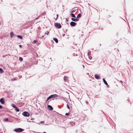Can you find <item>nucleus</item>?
Returning a JSON list of instances; mask_svg holds the SVG:
<instances>
[{"label":"nucleus","instance_id":"36","mask_svg":"<svg viewBox=\"0 0 133 133\" xmlns=\"http://www.w3.org/2000/svg\"><path fill=\"white\" fill-rule=\"evenodd\" d=\"M87 104H88V102H87Z\"/></svg>","mask_w":133,"mask_h":133},{"label":"nucleus","instance_id":"26","mask_svg":"<svg viewBox=\"0 0 133 133\" xmlns=\"http://www.w3.org/2000/svg\"><path fill=\"white\" fill-rule=\"evenodd\" d=\"M37 42V41L36 40H35L34 41V43H36Z\"/></svg>","mask_w":133,"mask_h":133},{"label":"nucleus","instance_id":"34","mask_svg":"<svg viewBox=\"0 0 133 133\" xmlns=\"http://www.w3.org/2000/svg\"><path fill=\"white\" fill-rule=\"evenodd\" d=\"M120 82H122V83H123V82L122 81H120Z\"/></svg>","mask_w":133,"mask_h":133},{"label":"nucleus","instance_id":"3","mask_svg":"<svg viewBox=\"0 0 133 133\" xmlns=\"http://www.w3.org/2000/svg\"><path fill=\"white\" fill-rule=\"evenodd\" d=\"M23 115L25 116L28 117L29 115V114L26 112H24L22 113Z\"/></svg>","mask_w":133,"mask_h":133},{"label":"nucleus","instance_id":"19","mask_svg":"<svg viewBox=\"0 0 133 133\" xmlns=\"http://www.w3.org/2000/svg\"><path fill=\"white\" fill-rule=\"evenodd\" d=\"M3 72V70L1 68H0V73H2Z\"/></svg>","mask_w":133,"mask_h":133},{"label":"nucleus","instance_id":"1","mask_svg":"<svg viewBox=\"0 0 133 133\" xmlns=\"http://www.w3.org/2000/svg\"><path fill=\"white\" fill-rule=\"evenodd\" d=\"M24 130L21 128H18L15 129L14 130L16 132H22Z\"/></svg>","mask_w":133,"mask_h":133},{"label":"nucleus","instance_id":"32","mask_svg":"<svg viewBox=\"0 0 133 133\" xmlns=\"http://www.w3.org/2000/svg\"><path fill=\"white\" fill-rule=\"evenodd\" d=\"M67 108H68V109H69V105H68V104L67 105Z\"/></svg>","mask_w":133,"mask_h":133},{"label":"nucleus","instance_id":"33","mask_svg":"<svg viewBox=\"0 0 133 133\" xmlns=\"http://www.w3.org/2000/svg\"><path fill=\"white\" fill-rule=\"evenodd\" d=\"M34 118H31V120H34Z\"/></svg>","mask_w":133,"mask_h":133},{"label":"nucleus","instance_id":"15","mask_svg":"<svg viewBox=\"0 0 133 133\" xmlns=\"http://www.w3.org/2000/svg\"><path fill=\"white\" fill-rule=\"evenodd\" d=\"M53 39L55 41L56 43H57L58 42V40L57 38H54Z\"/></svg>","mask_w":133,"mask_h":133},{"label":"nucleus","instance_id":"8","mask_svg":"<svg viewBox=\"0 0 133 133\" xmlns=\"http://www.w3.org/2000/svg\"><path fill=\"white\" fill-rule=\"evenodd\" d=\"M51 98L56 97H57V95L54 94L51 95Z\"/></svg>","mask_w":133,"mask_h":133},{"label":"nucleus","instance_id":"20","mask_svg":"<svg viewBox=\"0 0 133 133\" xmlns=\"http://www.w3.org/2000/svg\"><path fill=\"white\" fill-rule=\"evenodd\" d=\"M81 17V14H79L78 15L77 17V18H79L80 17Z\"/></svg>","mask_w":133,"mask_h":133},{"label":"nucleus","instance_id":"18","mask_svg":"<svg viewBox=\"0 0 133 133\" xmlns=\"http://www.w3.org/2000/svg\"><path fill=\"white\" fill-rule=\"evenodd\" d=\"M19 38L21 39L22 38V37L20 35H18L17 36Z\"/></svg>","mask_w":133,"mask_h":133},{"label":"nucleus","instance_id":"24","mask_svg":"<svg viewBox=\"0 0 133 133\" xmlns=\"http://www.w3.org/2000/svg\"><path fill=\"white\" fill-rule=\"evenodd\" d=\"M58 16V14H57V17H56V18L55 19V20H57V19Z\"/></svg>","mask_w":133,"mask_h":133},{"label":"nucleus","instance_id":"9","mask_svg":"<svg viewBox=\"0 0 133 133\" xmlns=\"http://www.w3.org/2000/svg\"><path fill=\"white\" fill-rule=\"evenodd\" d=\"M10 35L11 38H12L13 36H14V34L13 32H11L10 33Z\"/></svg>","mask_w":133,"mask_h":133},{"label":"nucleus","instance_id":"25","mask_svg":"<svg viewBox=\"0 0 133 133\" xmlns=\"http://www.w3.org/2000/svg\"><path fill=\"white\" fill-rule=\"evenodd\" d=\"M69 115V113H66L65 114V115L66 116L68 115Z\"/></svg>","mask_w":133,"mask_h":133},{"label":"nucleus","instance_id":"11","mask_svg":"<svg viewBox=\"0 0 133 133\" xmlns=\"http://www.w3.org/2000/svg\"><path fill=\"white\" fill-rule=\"evenodd\" d=\"M103 82L104 83H105V84L107 85H108V84L107 82L105 81V79H104L103 78Z\"/></svg>","mask_w":133,"mask_h":133},{"label":"nucleus","instance_id":"30","mask_svg":"<svg viewBox=\"0 0 133 133\" xmlns=\"http://www.w3.org/2000/svg\"><path fill=\"white\" fill-rule=\"evenodd\" d=\"M92 57L91 56L89 57V58L90 59H91Z\"/></svg>","mask_w":133,"mask_h":133},{"label":"nucleus","instance_id":"27","mask_svg":"<svg viewBox=\"0 0 133 133\" xmlns=\"http://www.w3.org/2000/svg\"><path fill=\"white\" fill-rule=\"evenodd\" d=\"M42 124V123H44V122L43 121H41V122H40Z\"/></svg>","mask_w":133,"mask_h":133},{"label":"nucleus","instance_id":"5","mask_svg":"<svg viewBox=\"0 0 133 133\" xmlns=\"http://www.w3.org/2000/svg\"><path fill=\"white\" fill-rule=\"evenodd\" d=\"M71 20L72 21H73L74 22H77L79 20V19L77 18L76 19H75L74 18H72Z\"/></svg>","mask_w":133,"mask_h":133},{"label":"nucleus","instance_id":"7","mask_svg":"<svg viewBox=\"0 0 133 133\" xmlns=\"http://www.w3.org/2000/svg\"><path fill=\"white\" fill-rule=\"evenodd\" d=\"M0 102L2 104H3L4 103L3 98H1L0 99Z\"/></svg>","mask_w":133,"mask_h":133},{"label":"nucleus","instance_id":"4","mask_svg":"<svg viewBox=\"0 0 133 133\" xmlns=\"http://www.w3.org/2000/svg\"><path fill=\"white\" fill-rule=\"evenodd\" d=\"M70 24L72 26H75L76 25V23L75 22H72L70 23Z\"/></svg>","mask_w":133,"mask_h":133},{"label":"nucleus","instance_id":"31","mask_svg":"<svg viewBox=\"0 0 133 133\" xmlns=\"http://www.w3.org/2000/svg\"><path fill=\"white\" fill-rule=\"evenodd\" d=\"M2 107L1 105H0V109L2 108Z\"/></svg>","mask_w":133,"mask_h":133},{"label":"nucleus","instance_id":"22","mask_svg":"<svg viewBox=\"0 0 133 133\" xmlns=\"http://www.w3.org/2000/svg\"><path fill=\"white\" fill-rule=\"evenodd\" d=\"M8 118H5L4 119V121H8Z\"/></svg>","mask_w":133,"mask_h":133},{"label":"nucleus","instance_id":"23","mask_svg":"<svg viewBox=\"0 0 133 133\" xmlns=\"http://www.w3.org/2000/svg\"><path fill=\"white\" fill-rule=\"evenodd\" d=\"M49 33V32L47 31L46 32H45V34H46L47 35H48Z\"/></svg>","mask_w":133,"mask_h":133},{"label":"nucleus","instance_id":"35","mask_svg":"<svg viewBox=\"0 0 133 133\" xmlns=\"http://www.w3.org/2000/svg\"><path fill=\"white\" fill-rule=\"evenodd\" d=\"M43 133H46L45 132H43Z\"/></svg>","mask_w":133,"mask_h":133},{"label":"nucleus","instance_id":"13","mask_svg":"<svg viewBox=\"0 0 133 133\" xmlns=\"http://www.w3.org/2000/svg\"><path fill=\"white\" fill-rule=\"evenodd\" d=\"M70 15L72 17H74V18L75 17V15L73 14H72V13L71 14H70Z\"/></svg>","mask_w":133,"mask_h":133},{"label":"nucleus","instance_id":"37","mask_svg":"<svg viewBox=\"0 0 133 133\" xmlns=\"http://www.w3.org/2000/svg\"><path fill=\"white\" fill-rule=\"evenodd\" d=\"M14 80H16V79H15V78H14Z\"/></svg>","mask_w":133,"mask_h":133},{"label":"nucleus","instance_id":"28","mask_svg":"<svg viewBox=\"0 0 133 133\" xmlns=\"http://www.w3.org/2000/svg\"><path fill=\"white\" fill-rule=\"evenodd\" d=\"M88 55H90V52H89L88 53Z\"/></svg>","mask_w":133,"mask_h":133},{"label":"nucleus","instance_id":"29","mask_svg":"<svg viewBox=\"0 0 133 133\" xmlns=\"http://www.w3.org/2000/svg\"><path fill=\"white\" fill-rule=\"evenodd\" d=\"M19 47L20 48H21L22 47V46L21 45H19Z\"/></svg>","mask_w":133,"mask_h":133},{"label":"nucleus","instance_id":"17","mask_svg":"<svg viewBox=\"0 0 133 133\" xmlns=\"http://www.w3.org/2000/svg\"><path fill=\"white\" fill-rule=\"evenodd\" d=\"M19 60L20 61H23V59L22 57H20L19 58Z\"/></svg>","mask_w":133,"mask_h":133},{"label":"nucleus","instance_id":"16","mask_svg":"<svg viewBox=\"0 0 133 133\" xmlns=\"http://www.w3.org/2000/svg\"><path fill=\"white\" fill-rule=\"evenodd\" d=\"M11 106L14 108H15L16 107L15 105L13 104H11Z\"/></svg>","mask_w":133,"mask_h":133},{"label":"nucleus","instance_id":"21","mask_svg":"<svg viewBox=\"0 0 133 133\" xmlns=\"http://www.w3.org/2000/svg\"><path fill=\"white\" fill-rule=\"evenodd\" d=\"M51 98H52L51 97V96H49V97H48V98H47V101H48L49 99H50Z\"/></svg>","mask_w":133,"mask_h":133},{"label":"nucleus","instance_id":"14","mask_svg":"<svg viewBox=\"0 0 133 133\" xmlns=\"http://www.w3.org/2000/svg\"><path fill=\"white\" fill-rule=\"evenodd\" d=\"M15 108V110L17 112H18L19 111V110L17 107H16Z\"/></svg>","mask_w":133,"mask_h":133},{"label":"nucleus","instance_id":"2","mask_svg":"<svg viewBox=\"0 0 133 133\" xmlns=\"http://www.w3.org/2000/svg\"><path fill=\"white\" fill-rule=\"evenodd\" d=\"M55 26L58 28H60L62 27V26L61 24L59 23H55L54 24Z\"/></svg>","mask_w":133,"mask_h":133},{"label":"nucleus","instance_id":"10","mask_svg":"<svg viewBox=\"0 0 133 133\" xmlns=\"http://www.w3.org/2000/svg\"><path fill=\"white\" fill-rule=\"evenodd\" d=\"M48 108L49 109H50V110H52L53 109V108H52V107L50 105H48Z\"/></svg>","mask_w":133,"mask_h":133},{"label":"nucleus","instance_id":"6","mask_svg":"<svg viewBox=\"0 0 133 133\" xmlns=\"http://www.w3.org/2000/svg\"><path fill=\"white\" fill-rule=\"evenodd\" d=\"M95 78L97 79H99L100 78V77H99L97 75H95Z\"/></svg>","mask_w":133,"mask_h":133},{"label":"nucleus","instance_id":"12","mask_svg":"<svg viewBox=\"0 0 133 133\" xmlns=\"http://www.w3.org/2000/svg\"><path fill=\"white\" fill-rule=\"evenodd\" d=\"M68 79V77L66 76H65L64 77V80L65 82H66V80Z\"/></svg>","mask_w":133,"mask_h":133}]
</instances>
